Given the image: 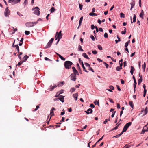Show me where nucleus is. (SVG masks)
Masks as SVG:
<instances>
[{
    "mask_svg": "<svg viewBox=\"0 0 148 148\" xmlns=\"http://www.w3.org/2000/svg\"><path fill=\"white\" fill-rule=\"evenodd\" d=\"M76 74H71L70 75L71 79L73 81H75L76 79Z\"/></svg>",
    "mask_w": 148,
    "mask_h": 148,
    "instance_id": "obj_7",
    "label": "nucleus"
},
{
    "mask_svg": "<svg viewBox=\"0 0 148 148\" xmlns=\"http://www.w3.org/2000/svg\"><path fill=\"white\" fill-rule=\"evenodd\" d=\"M79 9L80 10H82V7L83 5L79 4Z\"/></svg>",
    "mask_w": 148,
    "mask_h": 148,
    "instance_id": "obj_46",
    "label": "nucleus"
},
{
    "mask_svg": "<svg viewBox=\"0 0 148 148\" xmlns=\"http://www.w3.org/2000/svg\"><path fill=\"white\" fill-rule=\"evenodd\" d=\"M145 68H146V63L145 62H144V64H143V68L144 71H145Z\"/></svg>",
    "mask_w": 148,
    "mask_h": 148,
    "instance_id": "obj_47",
    "label": "nucleus"
},
{
    "mask_svg": "<svg viewBox=\"0 0 148 148\" xmlns=\"http://www.w3.org/2000/svg\"><path fill=\"white\" fill-rule=\"evenodd\" d=\"M90 107L91 108H94L95 107V105L93 104H91L90 105Z\"/></svg>",
    "mask_w": 148,
    "mask_h": 148,
    "instance_id": "obj_55",
    "label": "nucleus"
},
{
    "mask_svg": "<svg viewBox=\"0 0 148 148\" xmlns=\"http://www.w3.org/2000/svg\"><path fill=\"white\" fill-rule=\"evenodd\" d=\"M14 47H15L16 49H17V50L18 52V53L19 51V47L18 45H15L14 46Z\"/></svg>",
    "mask_w": 148,
    "mask_h": 148,
    "instance_id": "obj_27",
    "label": "nucleus"
},
{
    "mask_svg": "<svg viewBox=\"0 0 148 148\" xmlns=\"http://www.w3.org/2000/svg\"><path fill=\"white\" fill-rule=\"evenodd\" d=\"M75 90V89L74 87L72 88H71V89L70 90V92H71V93H72L73 92H74Z\"/></svg>",
    "mask_w": 148,
    "mask_h": 148,
    "instance_id": "obj_25",
    "label": "nucleus"
},
{
    "mask_svg": "<svg viewBox=\"0 0 148 148\" xmlns=\"http://www.w3.org/2000/svg\"><path fill=\"white\" fill-rule=\"evenodd\" d=\"M139 6L140 7H141V0H139Z\"/></svg>",
    "mask_w": 148,
    "mask_h": 148,
    "instance_id": "obj_53",
    "label": "nucleus"
},
{
    "mask_svg": "<svg viewBox=\"0 0 148 148\" xmlns=\"http://www.w3.org/2000/svg\"><path fill=\"white\" fill-rule=\"evenodd\" d=\"M63 90H60V91L59 94H58V95H59L60 94H62V93H63Z\"/></svg>",
    "mask_w": 148,
    "mask_h": 148,
    "instance_id": "obj_62",
    "label": "nucleus"
},
{
    "mask_svg": "<svg viewBox=\"0 0 148 148\" xmlns=\"http://www.w3.org/2000/svg\"><path fill=\"white\" fill-rule=\"evenodd\" d=\"M78 50L81 51H83V50L82 49V47L80 45H79L78 46Z\"/></svg>",
    "mask_w": 148,
    "mask_h": 148,
    "instance_id": "obj_26",
    "label": "nucleus"
},
{
    "mask_svg": "<svg viewBox=\"0 0 148 148\" xmlns=\"http://www.w3.org/2000/svg\"><path fill=\"white\" fill-rule=\"evenodd\" d=\"M97 47L98 49L100 50H102V47L101 46V45H97Z\"/></svg>",
    "mask_w": 148,
    "mask_h": 148,
    "instance_id": "obj_34",
    "label": "nucleus"
},
{
    "mask_svg": "<svg viewBox=\"0 0 148 148\" xmlns=\"http://www.w3.org/2000/svg\"><path fill=\"white\" fill-rule=\"evenodd\" d=\"M116 112V111H114L112 112V114L111 115L112 117L113 118L114 117L115 113Z\"/></svg>",
    "mask_w": 148,
    "mask_h": 148,
    "instance_id": "obj_43",
    "label": "nucleus"
},
{
    "mask_svg": "<svg viewBox=\"0 0 148 148\" xmlns=\"http://www.w3.org/2000/svg\"><path fill=\"white\" fill-rule=\"evenodd\" d=\"M64 96L62 95H60L58 98V100H60L61 102L63 103L64 101Z\"/></svg>",
    "mask_w": 148,
    "mask_h": 148,
    "instance_id": "obj_13",
    "label": "nucleus"
},
{
    "mask_svg": "<svg viewBox=\"0 0 148 148\" xmlns=\"http://www.w3.org/2000/svg\"><path fill=\"white\" fill-rule=\"evenodd\" d=\"M25 33L26 35H28L30 34V32L29 31H25Z\"/></svg>",
    "mask_w": 148,
    "mask_h": 148,
    "instance_id": "obj_40",
    "label": "nucleus"
},
{
    "mask_svg": "<svg viewBox=\"0 0 148 148\" xmlns=\"http://www.w3.org/2000/svg\"><path fill=\"white\" fill-rule=\"evenodd\" d=\"M65 83V82L64 81H62L61 82H59L58 84V86H62Z\"/></svg>",
    "mask_w": 148,
    "mask_h": 148,
    "instance_id": "obj_20",
    "label": "nucleus"
},
{
    "mask_svg": "<svg viewBox=\"0 0 148 148\" xmlns=\"http://www.w3.org/2000/svg\"><path fill=\"white\" fill-rule=\"evenodd\" d=\"M27 3V0H25L23 4L26 5Z\"/></svg>",
    "mask_w": 148,
    "mask_h": 148,
    "instance_id": "obj_63",
    "label": "nucleus"
},
{
    "mask_svg": "<svg viewBox=\"0 0 148 148\" xmlns=\"http://www.w3.org/2000/svg\"><path fill=\"white\" fill-rule=\"evenodd\" d=\"M109 101L110 102L112 103H114V102L110 98H109Z\"/></svg>",
    "mask_w": 148,
    "mask_h": 148,
    "instance_id": "obj_59",
    "label": "nucleus"
},
{
    "mask_svg": "<svg viewBox=\"0 0 148 148\" xmlns=\"http://www.w3.org/2000/svg\"><path fill=\"white\" fill-rule=\"evenodd\" d=\"M90 37L91 38V39L93 41H94L95 40V38L92 35H91L90 36Z\"/></svg>",
    "mask_w": 148,
    "mask_h": 148,
    "instance_id": "obj_36",
    "label": "nucleus"
},
{
    "mask_svg": "<svg viewBox=\"0 0 148 148\" xmlns=\"http://www.w3.org/2000/svg\"><path fill=\"white\" fill-rule=\"evenodd\" d=\"M92 52L93 54H97V52L96 50H93L92 51Z\"/></svg>",
    "mask_w": 148,
    "mask_h": 148,
    "instance_id": "obj_42",
    "label": "nucleus"
},
{
    "mask_svg": "<svg viewBox=\"0 0 148 148\" xmlns=\"http://www.w3.org/2000/svg\"><path fill=\"white\" fill-rule=\"evenodd\" d=\"M120 16L121 18H124L125 15L123 13H121L120 14Z\"/></svg>",
    "mask_w": 148,
    "mask_h": 148,
    "instance_id": "obj_37",
    "label": "nucleus"
},
{
    "mask_svg": "<svg viewBox=\"0 0 148 148\" xmlns=\"http://www.w3.org/2000/svg\"><path fill=\"white\" fill-rule=\"evenodd\" d=\"M79 61L80 63L81 64V65L82 64V63H83V61L80 58L79 59Z\"/></svg>",
    "mask_w": 148,
    "mask_h": 148,
    "instance_id": "obj_50",
    "label": "nucleus"
},
{
    "mask_svg": "<svg viewBox=\"0 0 148 148\" xmlns=\"http://www.w3.org/2000/svg\"><path fill=\"white\" fill-rule=\"evenodd\" d=\"M120 134H119L117 135H116V136H113V138L115 137L116 138H118V137H120Z\"/></svg>",
    "mask_w": 148,
    "mask_h": 148,
    "instance_id": "obj_56",
    "label": "nucleus"
},
{
    "mask_svg": "<svg viewBox=\"0 0 148 148\" xmlns=\"http://www.w3.org/2000/svg\"><path fill=\"white\" fill-rule=\"evenodd\" d=\"M85 112L87 114H88L90 113H92V110L91 108H89L87 111H85Z\"/></svg>",
    "mask_w": 148,
    "mask_h": 148,
    "instance_id": "obj_12",
    "label": "nucleus"
},
{
    "mask_svg": "<svg viewBox=\"0 0 148 148\" xmlns=\"http://www.w3.org/2000/svg\"><path fill=\"white\" fill-rule=\"evenodd\" d=\"M126 31H125V30H124V31H122L121 32V33L122 34H125L126 33Z\"/></svg>",
    "mask_w": 148,
    "mask_h": 148,
    "instance_id": "obj_57",
    "label": "nucleus"
},
{
    "mask_svg": "<svg viewBox=\"0 0 148 148\" xmlns=\"http://www.w3.org/2000/svg\"><path fill=\"white\" fill-rule=\"evenodd\" d=\"M127 65V63L126 61H124L123 62V66L124 67H125Z\"/></svg>",
    "mask_w": 148,
    "mask_h": 148,
    "instance_id": "obj_61",
    "label": "nucleus"
},
{
    "mask_svg": "<svg viewBox=\"0 0 148 148\" xmlns=\"http://www.w3.org/2000/svg\"><path fill=\"white\" fill-rule=\"evenodd\" d=\"M94 103L95 104H97L99 106V101H97V100H96L94 102Z\"/></svg>",
    "mask_w": 148,
    "mask_h": 148,
    "instance_id": "obj_39",
    "label": "nucleus"
},
{
    "mask_svg": "<svg viewBox=\"0 0 148 148\" xmlns=\"http://www.w3.org/2000/svg\"><path fill=\"white\" fill-rule=\"evenodd\" d=\"M57 87V86L55 84H53V86H52V85H51L50 86V88H49V90L50 91H52L54 88H56Z\"/></svg>",
    "mask_w": 148,
    "mask_h": 148,
    "instance_id": "obj_11",
    "label": "nucleus"
},
{
    "mask_svg": "<svg viewBox=\"0 0 148 148\" xmlns=\"http://www.w3.org/2000/svg\"><path fill=\"white\" fill-rule=\"evenodd\" d=\"M53 40L54 38H51L46 45L45 47V48L46 49L49 48L51 47L52 42H53Z\"/></svg>",
    "mask_w": 148,
    "mask_h": 148,
    "instance_id": "obj_4",
    "label": "nucleus"
},
{
    "mask_svg": "<svg viewBox=\"0 0 148 148\" xmlns=\"http://www.w3.org/2000/svg\"><path fill=\"white\" fill-rule=\"evenodd\" d=\"M131 124L132 123L131 122H129L127 123L124 126L123 129H124V130H125L126 131L128 128L131 125Z\"/></svg>",
    "mask_w": 148,
    "mask_h": 148,
    "instance_id": "obj_6",
    "label": "nucleus"
},
{
    "mask_svg": "<svg viewBox=\"0 0 148 148\" xmlns=\"http://www.w3.org/2000/svg\"><path fill=\"white\" fill-rule=\"evenodd\" d=\"M117 108L119 109H120V104L119 103H117Z\"/></svg>",
    "mask_w": 148,
    "mask_h": 148,
    "instance_id": "obj_64",
    "label": "nucleus"
},
{
    "mask_svg": "<svg viewBox=\"0 0 148 148\" xmlns=\"http://www.w3.org/2000/svg\"><path fill=\"white\" fill-rule=\"evenodd\" d=\"M12 28L14 30L13 32H12V34H14L15 32L17 30V28H14V27H12Z\"/></svg>",
    "mask_w": 148,
    "mask_h": 148,
    "instance_id": "obj_32",
    "label": "nucleus"
},
{
    "mask_svg": "<svg viewBox=\"0 0 148 148\" xmlns=\"http://www.w3.org/2000/svg\"><path fill=\"white\" fill-rule=\"evenodd\" d=\"M142 81V76L141 77L138 79V85H140Z\"/></svg>",
    "mask_w": 148,
    "mask_h": 148,
    "instance_id": "obj_22",
    "label": "nucleus"
},
{
    "mask_svg": "<svg viewBox=\"0 0 148 148\" xmlns=\"http://www.w3.org/2000/svg\"><path fill=\"white\" fill-rule=\"evenodd\" d=\"M8 8V7H6L4 12V15L6 17H9L10 15V11Z\"/></svg>",
    "mask_w": 148,
    "mask_h": 148,
    "instance_id": "obj_3",
    "label": "nucleus"
},
{
    "mask_svg": "<svg viewBox=\"0 0 148 148\" xmlns=\"http://www.w3.org/2000/svg\"><path fill=\"white\" fill-rule=\"evenodd\" d=\"M28 58V56L27 55H25L23 58L22 61L24 62H25L26 61L27 58Z\"/></svg>",
    "mask_w": 148,
    "mask_h": 148,
    "instance_id": "obj_17",
    "label": "nucleus"
},
{
    "mask_svg": "<svg viewBox=\"0 0 148 148\" xmlns=\"http://www.w3.org/2000/svg\"><path fill=\"white\" fill-rule=\"evenodd\" d=\"M131 70L130 71V73L132 75L133 74V72L135 70V69L132 66H131Z\"/></svg>",
    "mask_w": 148,
    "mask_h": 148,
    "instance_id": "obj_19",
    "label": "nucleus"
},
{
    "mask_svg": "<svg viewBox=\"0 0 148 148\" xmlns=\"http://www.w3.org/2000/svg\"><path fill=\"white\" fill-rule=\"evenodd\" d=\"M104 36L105 38H107L108 37V34L107 33H105L104 35Z\"/></svg>",
    "mask_w": 148,
    "mask_h": 148,
    "instance_id": "obj_45",
    "label": "nucleus"
},
{
    "mask_svg": "<svg viewBox=\"0 0 148 148\" xmlns=\"http://www.w3.org/2000/svg\"><path fill=\"white\" fill-rule=\"evenodd\" d=\"M17 14L20 17L23 16V15L21 14L19 12H17Z\"/></svg>",
    "mask_w": 148,
    "mask_h": 148,
    "instance_id": "obj_49",
    "label": "nucleus"
},
{
    "mask_svg": "<svg viewBox=\"0 0 148 148\" xmlns=\"http://www.w3.org/2000/svg\"><path fill=\"white\" fill-rule=\"evenodd\" d=\"M82 56L84 57L85 58L87 59H89V58L88 56V55L85 53H83L82 54Z\"/></svg>",
    "mask_w": 148,
    "mask_h": 148,
    "instance_id": "obj_21",
    "label": "nucleus"
},
{
    "mask_svg": "<svg viewBox=\"0 0 148 148\" xmlns=\"http://www.w3.org/2000/svg\"><path fill=\"white\" fill-rule=\"evenodd\" d=\"M116 87L118 90L119 91H120L121 90V89L120 88L119 86L118 85H117Z\"/></svg>",
    "mask_w": 148,
    "mask_h": 148,
    "instance_id": "obj_58",
    "label": "nucleus"
},
{
    "mask_svg": "<svg viewBox=\"0 0 148 148\" xmlns=\"http://www.w3.org/2000/svg\"><path fill=\"white\" fill-rule=\"evenodd\" d=\"M89 70L90 71H92V72H94V71L93 70L91 67H89Z\"/></svg>",
    "mask_w": 148,
    "mask_h": 148,
    "instance_id": "obj_60",
    "label": "nucleus"
},
{
    "mask_svg": "<svg viewBox=\"0 0 148 148\" xmlns=\"http://www.w3.org/2000/svg\"><path fill=\"white\" fill-rule=\"evenodd\" d=\"M130 40H129V41H127L126 43H125V47H127L128 46V45L130 43Z\"/></svg>",
    "mask_w": 148,
    "mask_h": 148,
    "instance_id": "obj_28",
    "label": "nucleus"
},
{
    "mask_svg": "<svg viewBox=\"0 0 148 148\" xmlns=\"http://www.w3.org/2000/svg\"><path fill=\"white\" fill-rule=\"evenodd\" d=\"M20 0H13L12 5H14L15 4L18 3L20 2Z\"/></svg>",
    "mask_w": 148,
    "mask_h": 148,
    "instance_id": "obj_18",
    "label": "nucleus"
},
{
    "mask_svg": "<svg viewBox=\"0 0 148 148\" xmlns=\"http://www.w3.org/2000/svg\"><path fill=\"white\" fill-rule=\"evenodd\" d=\"M82 66L83 68L84 69V71L85 72H86L88 73V71H87L85 69V67L83 63H82Z\"/></svg>",
    "mask_w": 148,
    "mask_h": 148,
    "instance_id": "obj_29",
    "label": "nucleus"
},
{
    "mask_svg": "<svg viewBox=\"0 0 148 148\" xmlns=\"http://www.w3.org/2000/svg\"><path fill=\"white\" fill-rule=\"evenodd\" d=\"M56 40L57 39H58L57 42L56 43L57 44L58 43L60 40L62 38V34H58V32H57L56 33Z\"/></svg>",
    "mask_w": 148,
    "mask_h": 148,
    "instance_id": "obj_5",
    "label": "nucleus"
},
{
    "mask_svg": "<svg viewBox=\"0 0 148 148\" xmlns=\"http://www.w3.org/2000/svg\"><path fill=\"white\" fill-rule=\"evenodd\" d=\"M56 10V9H55L54 7H52L50 9L51 12V13L54 12Z\"/></svg>",
    "mask_w": 148,
    "mask_h": 148,
    "instance_id": "obj_30",
    "label": "nucleus"
},
{
    "mask_svg": "<svg viewBox=\"0 0 148 148\" xmlns=\"http://www.w3.org/2000/svg\"><path fill=\"white\" fill-rule=\"evenodd\" d=\"M8 2L9 3H11L12 4V5L13 0H8Z\"/></svg>",
    "mask_w": 148,
    "mask_h": 148,
    "instance_id": "obj_54",
    "label": "nucleus"
},
{
    "mask_svg": "<svg viewBox=\"0 0 148 148\" xmlns=\"http://www.w3.org/2000/svg\"><path fill=\"white\" fill-rule=\"evenodd\" d=\"M103 63L105 64V65L106 66V68H108V65L105 62H103Z\"/></svg>",
    "mask_w": 148,
    "mask_h": 148,
    "instance_id": "obj_51",
    "label": "nucleus"
},
{
    "mask_svg": "<svg viewBox=\"0 0 148 148\" xmlns=\"http://www.w3.org/2000/svg\"><path fill=\"white\" fill-rule=\"evenodd\" d=\"M32 10H34V13L35 14L38 16L40 15L39 9L38 7H36L34 9H32Z\"/></svg>",
    "mask_w": 148,
    "mask_h": 148,
    "instance_id": "obj_2",
    "label": "nucleus"
},
{
    "mask_svg": "<svg viewBox=\"0 0 148 148\" xmlns=\"http://www.w3.org/2000/svg\"><path fill=\"white\" fill-rule=\"evenodd\" d=\"M23 62V61H20V62H19L18 64L16 65V67L17 66V65H19V66H20V65L21 64H22V63Z\"/></svg>",
    "mask_w": 148,
    "mask_h": 148,
    "instance_id": "obj_44",
    "label": "nucleus"
},
{
    "mask_svg": "<svg viewBox=\"0 0 148 148\" xmlns=\"http://www.w3.org/2000/svg\"><path fill=\"white\" fill-rule=\"evenodd\" d=\"M91 29L93 30L95 28V26L94 25H92L91 27Z\"/></svg>",
    "mask_w": 148,
    "mask_h": 148,
    "instance_id": "obj_48",
    "label": "nucleus"
},
{
    "mask_svg": "<svg viewBox=\"0 0 148 148\" xmlns=\"http://www.w3.org/2000/svg\"><path fill=\"white\" fill-rule=\"evenodd\" d=\"M78 95V93H77L73 94V96L75 100L76 101L77 100Z\"/></svg>",
    "mask_w": 148,
    "mask_h": 148,
    "instance_id": "obj_15",
    "label": "nucleus"
},
{
    "mask_svg": "<svg viewBox=\"0 0 148 148\" xmlns=\"http://www.w3.org/2000/svg\"><path fill=\"white\" fill-rule=\"evenodd\" d=\"M83 19V17H81L80 19L79 22V26L77 28L78 29L79 28V27L82 24V20Z\"/></svg>",
    "mask_w": 148,
    "mask_h": 148,
    "instance_id": "obj_16",
    "label": "nucleus"
},
{
    "mask_svg": "<svg viewBox=\"0 0 148 148\" xmlns=\"http://www.w3.org/2000/svg\"><path fill=\"white\" fill-rule=\"evenodd\" d=\"M130 4L131 6L134 7L135 4V2L134 1H133L130 3Z\"/></svg>",
    "mask_w": 148,
    "mask_h": 148,
    "instance_id": "obj_35",
    "label": "nucleus"
},
{
    "mask_svg": "<svg viewBox=\"0 0 148 148\" xmlns=\"http://www.w3.org/2000/svg\"><path fill=\"white\" fill-rule=\"evenodd\" d=\"M72 69L74 73L73 74H76L77 75H79L78 72L74 67H72Z\"/></svg>",
    "mask_w": 148,
    "mask_h": 148,
    "instance_id": "obj_10",
    "label": "nucleus"
},
{
    "mask_svg": "<svg viewBox=\"0 0 148 148\" xmlns=\"http://www.w3.org/2000/svg\"><path fill=\"white\" fill-rule=\"evenodd\" d=\"M26 26L27 27H30L34 26L33 22H27L25 24Z\"/></svg>",
    "mask_w": 148,
    "mask_h": 148,
    "instance_id": "obj_8",
    "label": "nucleus"
},
{
    "mask_svg": "<svg viewBox=\"0 0 148 148\" xmlns=\"http://www.w3.org/2000/svg\"><path fill=\"white\" fill-rule=\"evenodd\" d=\"M129 104L130 105L131 107L132 108L134 107V105L133 103V102L132 101H130L129 102Z\"/></svg>",
    "mask_w": 148,
    "mask_h": 148,
    "instance_id": "obj_24",
    "label": "nucleus"
},
{
    "mask_svg": "<svg viewBox=\"0 0 148 148\" xmlns=\"http://www.w3.org/2000/svg\"><path fill=\"white\" fill-rule=\"evenodd\" d=\"M133 16H134L133 18V22H135L136 21V16L135 14H134Z\"/></svg>",
    "mask_w": 148,
    "mask_h": 148,
    "instance_id": "obj_31",
    "label": "nucleus"
},
{
    "mask_svg": "<svg viewBox=\"0 0 148 148\" xmlns=\"http://www.w3.org/2000/svg\"><path fill=\"white\" fill-rule=\"evenodd\" d=\"M109 88L112 90H114V87L112 86H110L109 87Z\"/></svg>",
    "mask_w": 148,
    "mask_h": 148,
    "instance_id": "obj_52",
    "label": "nucleus"
},
{
    "mask_svg": "<svg viewBox=\"0 0 148 148\" xmlns=\"http://www.w3.org/2000/svg\"><path fill=\"white\" fill-rule=\"evenodd\" d=\"M121 69H122V67H121L119 66H117V67H116V70H117L118 71H120V70Z\"/></svg>",
    "mask_w": 148,
    "mask_h": 148,
    "instance_id": "obj_38",
    "label": "nucleus"
},
{
    "mask_svg": "<svg viewBox=\"0 0 148 148\" xmlns=\"http://www.w3.org/2000/svg\"><path fill=\"white\" fill-rule=\"evenodd\" d=\"M72 64V62L71 61H66L64 62V66L66 69H69L71 68Z\"/></svg>",
    "mask_w": 148,
    "mask_h": 148,
    "instance_id": "obj_1",
    "label": "nucleus"
},
{
    "mask_svg": "<svg viewBox=\"0 0 148 148\" xmlns=\"http://www.w3.org/2000/svg\"><path fill=\"white\" fill-rule=\"evenodd\" d=\"M56 53L58 56L59 58L62 60L63 61H65V59L62 56H61L58 53H57V52H55Z\"/></svg>",
    "mask_w": 148,
    "mask_h": 148,
    "instance_id": "obj_14",
    "label": "nucleus"
},
{
    "mask_svg": "<svg viewBox=\"0 0 148 148\" xmlns=\"http://www.w3.org/2000/svg\"><path fill=\"white\" fill-rule=\"evenodd\" d=\"M143 112H144V114L143 116L147 114V112H148V110H147V107H146L145 110H144V109H142V110L141 111V113H142Z\"/></svg>",
    "mask_w": 148,
    "mask_h": 148,
    "instance_id": "obj_9",
    "label": "nucleus"
},
{
    "mask_svg": "<svg viewBox=\"0 0 148 148\" xmlns=\"http://www.w3.org/2000/svg\"><path fill=\"white\" fill-rule=\"evenodd\" d=\"M84 64L86 67H90V65L87 63L85 62L84 63Z\"/></svg>",
    "mask_w": 148,
    "mask_h": 148,
    "instance_id": "obj_41",
    "label": "nucleus"
},
{
    "mask_svg": "<svg viewBox=\"0 0 148 148\" xmlns=\"http://www.w3.org/2000/svg\"><path fill=\"white\" fill-rule=\"evenodd\" d=\"M144 13L143 11V10H141V13L140 14L139 16L140 17L143 18V16L144 15Z\"/></svg>",
    "mask_w": 148,
    "mask_h": 148,
    "instance_id": "obj_23",
    "label": "nucleus"
},
{
    "mask_svg": "<svg viewBox=\"0 0 148 148\" xmlns=\"http://www.w3.org/2000/svg\"><path fill=\"white\" fill-rule=\"evenodd\" d=\"M89 15L92 16H97V14L96 13H90L89 14Z\"/></svg>",
    "mask_w": 148,
    "mask_h": 148,
    "instance_id": "obj_33",
    "label": "nucleus"
}]
</instances>
